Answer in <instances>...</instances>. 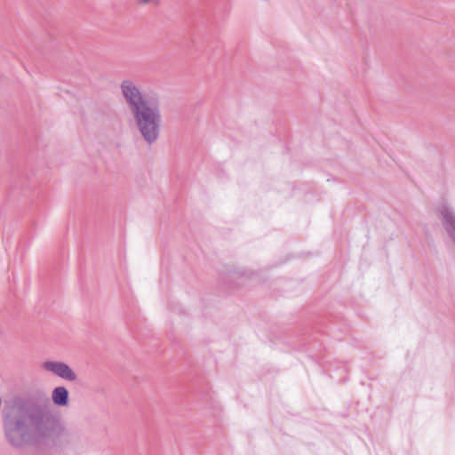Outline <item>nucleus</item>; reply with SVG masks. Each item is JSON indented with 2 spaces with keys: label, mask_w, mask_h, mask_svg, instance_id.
Masks as SVG:
<instances>
[{
  "label": "nucleus",
  "mask_w": 455,
  "mask_h": 455,
  "mask_svg": "<svg viewBox=\"0 0 455 455\" xmlns=\"http://www.w3.org/2000/svg\"><path fill=\"white\" fill-rule=\"evenodd\" d=\"M3 430L12 447L22 449L59 436L63 427L47 402L19 399L3 410Z\"/></svg>",
  "instance_id": "nucleus-1"
},
{
  "label": "nucleus",
  "mask_w": 455,
  "mask_h": 455,
  "mask_svg": "<svg viewBox=\"0 0 455 455\" xmlns=\"http://www.w3.org/2000/svg\"><path fill=\"white\" fill-rule=\"evenodd\" d=\"M43 368L65 380L75 381L77 379L72 368L61 361H46L43 363Z\"/></svg>",
  "instance_id": "nucleus-3"
},
{
  "label": "nucleus",
  "mask_w": 455,
  "mask_h": 455,
  "mask_svg": "<svg viewBox=\"0 0 455 455\" xmlns=\"http://www.w3.org/2000/svg\"><path fill=\"white\" fill-rule=\"evenodd\" d=\"M120 88L138 131L143 140L152 145L160 136L162 115L158 98L143 95L131 80H124Z\"/></svg>",
  "instance_id": "nucleus-2"
},
{
  "label": "nucleus",
  "mask_w": 455,
  "mask_h": 455,
  "mask_svg": "<svg viewBox=\"0 0 455 455\" xmlns=\"http://www.w3.org/2000/svg\"><path fill=\"white\" fill-rule=\"evenodd\" d=\"M52 401L54 405L65 407L68 405L69 392L63 386L56 387L52 392Z\"/></svg>",
  "instance_id": "nucleus-4"
}]
</instances>
